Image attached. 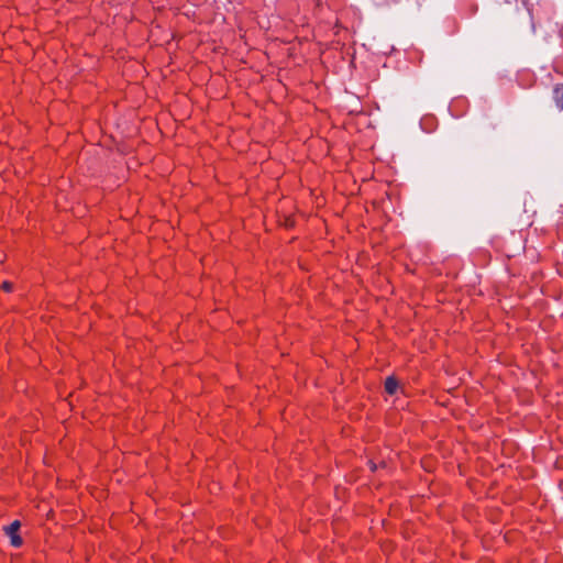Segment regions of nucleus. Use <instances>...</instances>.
<instances>
[{
    "instance_id": "nucleus-3",
    "label": "nucleus",
    "mask_w": 563,
    "mask_h": 563,
    "mask_svg": "<svg viewBox=\"0 0 563 563\" xmlns=\"http://www.w3.org/2000/svg\"><path fill=\"white\" fill-rule=\"evenodd\" d=\"M398 388V382L394 377H387L385 380V390L389 395H394Z\"/></svg>"
},
{
    "instance_id": "nucleus-5",
    "label": "nucleus",
    "mask_w": 563,
    "mask_h": 563,
    "mask_svg": "<svg viewBox=\"0 0 563 563\" xmlns=\"http://www.w3.org/2000/svg\"><path fill=\"white\" fill-rule=\"evenodd\" d=\"M2 287H3L4 290L10 291L11 288H12V285L10 283H8V282H4Z\"/></svg>"
},
{
    "instance_id": "nucleus-4",
    "label": "nucleus",
    "mask_w": 563,
    "mask_h": 563,
    "mask_svg": "<svg viewBox=\"0 0 563 563\" xmlns=\"http://www.w3.org/2000/svg\"><path fill=\"white\" fill-rule=\"evenodd\" d=\"M5 528H8L9 530H12L14 532H19L20 528H21V522L19 520H14L12 523L7 526Z\"/></svg>"
},
{
    "instance_id": "nucleus-2",
    "label": "nucleus",
    "mask_w": 563,
    "mask_h": 563,
    "mask_svg": "<svg viewBox=\"0 0 563 563\" xmlns=\"http://www.w3.org/2000/svg\"><path fill=\"white\" fill-rule=\"evenodd\" d=\"M4 534L10 539V543L14 548H19L22 545V538L19 534V532H14L12 530H9L8 528H3Z\"/></svg>"
},
{
    "instance_id": "nucleus-1",
    "label": "nucleus",
    "mask_w": 563,
    "mask_h": 563,
    "mask_svg": "<svg viewBox=\"0 0 563 563\" xmlns=\"http://www.w3.org/2000/svg\"><path fill=\"white\" fill-rule=\"evenodd\" d=\"M553 100L559 110L563 111V84L553 88Z\"/></svg>"
}]
</instances>
